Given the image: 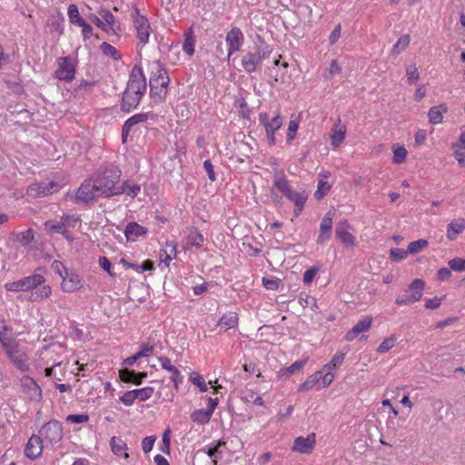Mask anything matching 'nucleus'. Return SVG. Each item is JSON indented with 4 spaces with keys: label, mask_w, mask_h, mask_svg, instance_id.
<instances>
[{
    "label": "nucleus",
    "mask_w": 465,
    "mask_h": 465,
    "mask_svg": "<svg viewBox=\"0 0 465 465\" xmlns=\"http://www.w3.org/2000/svg\"><path fill=\"white\" fill-rule=\"evenodd\" d=\"M5 288L8 292H25L23 278L5 284Z\"/></svg>",
    "instance_id": "nucleus-60"
},
{
    "label": "nucleus",
    "mask_w": 465,
    "mask_h": 465,
    "mask_svg": "<svg viewBox=\"0 0 465 465\" xmlns=\"http://www.w3.org/2000/svg\"><path fill=\"white\" fill-rule=\"evenodd\" d=\"M134 395L135 399L140 401H144L150 399L153 394V388L152 387H144L142 389L133 390Z\"/></svg>",
    "instance_id": "nucleus-47"
},
{
    "label": "nucleus",
    "mask_w": 465,
    "mask_h": 465,
    "mask_svg": "<svg viewBox=\"0 0 465 465\" xmlns=\"http://www.w3.org/2000/svg\"><path fill=\"white\" fill-rule=\"evenodd\" d=\"M306 362H307L306 359L298 360V361H294L290 367H288L287 369L284 370V374H287L288 376H290V375L293 374L294 372L299 371L300 370H302L304 367Z\"/></svg>",
    "instance_id": "nucleus-59"
},
{
    "label": "nucleus",
    "mask_w": 465,
    "mask_h": 465,
    "mask_svg": "<svg viewBox=\"0 0 465 465\" xmlns=\"http://www.w3.org/2000/svg\"><path fill=\"white\" fill-rule=\"evenodd\" d=\"M51 268L54 273L58 274L61 278H63L68 272L66 267L60 261H54Z\"/></svg>",
    "instance_id": "nucleus-64"
},
{
    "label": "nucleus",
    "mask_w": 465,
    "mask_h": 465,
    "mask_svg": "<svg viewBox=\"0 0 465 465\" xmlns=\"http://www.w3.org/2000/svg\"><path fill=\"white\" fill-rule=\"evenodd\" d=\"M282 125V118L280 112L270 120L265 126L266 135L270 145H274L276 143L274 133L279 130Z\"/></svg>",
    "instance_id": "nucleus-26"
},
{
    "label": "nucleus",
    "mask_w": 465,
    "mask_h": 465,
    "mask_svg": "<svg viewBox=\"0 0 465 465\" xmlns=\"http://www.w3.org/2000/svg\"><path fill=\"white\" fill-rule=\"evenodd\" d=\"M194 43L195 39L193 36V31L192 28L185 34V39L183 41V51L189 55H193L194 54Z\"/></svg>",
    "instance_id": "nucleus-39"
},
{
    "label": "nucleus",
    "mask_w": 465,
    "mask_h": 465,
    "mask_svg": "<svg viewBox=\"0 0 465 465\" xmlns=\"http://www.w3.org/2000/svg\"><path fill=\"white\" fill-rule=\"evenodd\" d=\"M244 35L239 27L233 26L227 33L225 41L228 45V58L238 52L243 44Z\"/></svg>",
    "instance_id": "nucleus-11"
},
{
    "label": "nucleus",
    "mask_w": 465,
    "mask_h": 465,
    "mask_svg": "<svg viewBox=\"0 0 465 465\" xmlns=\"http://www.w3.org/2000/svg\"><path fill=\"white\" fill-rule=\"evenodd\" d=\"M271 54L270 47L262 44L257 45L254 51H248L242 57V66L246 73H254L261 69L262 62Z\"/></svg>",
    "instance_id": "nucleus-4"
},
{
    "label": "nucleus",
    "mask_w": 465,
    "mask_h": 465,
    "mask_svg": "<svg viewBox=\"0 0 465 465\" xmlns=\"http://www.w3.org/2000/svg\"><path fill=\"white\" fill-rule=\"evenodd\" d=\"M298 128H299L298 121H296V120L290 121L288 130H287V138H286L287 143H291L294 139Z\"/></svg>",
    "instance_id": "nucleus-62"
},
{
    "label": "nucleus",
    "mask_w": 465,
    "mask_h": 465,
    "mask_svg": "<svg viewBox=\"0 0 465 465\" xmlns=\"http://www.w3.org/2000/svg\"><path fill=\"white\" fill-rule=\"evenodd\" d=\"M225 442L223 441H218L214 446H209L208 450L206 451V454L213 458V465H217L218 459L222 457V452L219 450L221 446H224Z\"/></svg>",
    "instance_id": "nucleus-44"
},
{
    "label": "nucleus",
    "mask_w": 465,
    "mask_h": 465,
    "mask_svg": "<svg viewBox=\"0 0 465 465\" xmlns=\"http://www.w3.org/2000/svg\"><path fill=\"white\" fill-rule=\"evenodd\" d=\"M39 433L41 438L47 440L51 443L57 442L63 437V427L58 420H52L41 428Z\"/></svg>",
    "instance_id": "nucleus-9"
},
{
    "label": "nucleus",
    "mask_w": 465,
    "mask_h": 465,
    "mask_svg": "<svg viewBox=\"0 0 465 465\" xmlns=\"http://www.w3.org/2000/svg\"><path fill=\"white\" fill-rule=\"evenodd\" d=\"M8 331H11L10 327H8L7 325H5V324L0 326V342H1L4 350L5 348H7V346H9L12 343H14L15 341H16L15 339L7 335Z\"/></svg>",
    "instance_id": "nucleus-42"
},
{
    "label": "nucleus",
    "mask_w": 465,
    "mask_h": 465,
    "mask_svg": "<svg viewBox=\"0 0 465 465\" xmlns=\"http://www.w3.org/2000/svg\"><path fill=\"white\" fill-rule=\"evenodd\" d=\"M110 445L112 451L118 456L122 455V453L127 450L126 443L121 438L115 436L111 438Z\"/></svg>",
    "instance_id": "nucleus-40"
},
{
    "label": "nucleus",
    "mask_w": 465,
    "mask_h": 465,
    "mask_svg": "<svg viewBox=\"0 0 465 465\" xmlns=\"http://www.w3.org/2000/svg\"><path fill=\"white\" fill-rule=\"evenodd\" d=\"M119 376L124 382L140 385L143 380L147 377V372H135L125 368L119 371Z\"/></svg>",
    "instance_id": "nucleus-27"
},
{
    "label": "nucleus",
    "mask_w": 465,
    "mask_h": 465,
    "mask_svg": "<svg viewBox=\"0 0 465 465\" xmlns=\"http://www.w3.org/2000/svg\"><path fill=\"white\" fill-rule=\"evenodd\" d=\"M332 219L333 215L331 212H328L323 219L322 220L321 225H320V233L317 238L318 243H323L327 240L330 239L331 235V229H332Z\"/></svg>",
    "instance_id": "nucleus-23"
},
{
    "label": "nucleus",
    "mask_w": 465,
    "mask_h": 465,
    "mask_svg": "<svg viewBox=\"0 0 465 465\" xmlns=\"http://www.w3.org/2000/svg\"><path fill=\"white\" fill-rule=\"evenodd\" d=\"M336 236L342 243L346 245L353 246L355 244L354 236L346 229L342 228L341 225L337 226Z\"/></svg>",
    "instance_id": "nucleus-35"
},
{
    "label": "nucleus",
    "mask_w": 465,
    "mask_h": 465,
    "mask_svg": "<svg viewBox=\"0 0 465 465\" xmlns=\"http://www.w3.org/2000/svg\"><path fill=\"white\" fill-rule=\"evenodd\" d=\"M204 242L203 235L199 232L197 230H192L187 235L186 238V246H196L200 247L202 246L203 242Z\"/></svg>",
    "instance_id": "nucleus-38"
},
{
    "label": "nucleus",
    "mask_w": 465,
    "mask_h": 465,
    "mask_svg": "<svg viewBox=\"0 0 465 465\" xmlns=\"http://www.w3.org/2000/svg\"><path fill=\"white\" fill-rule=\"evenodd\" d=\"M68 17L70 19V22L72 24H74V25H80V21L81 20H84L80 15H79V11H78V7L76 5L74 4H71L69 6H68Z\"/></svg>",
    "instance_id": "nucleus-50"
},
{
    "label": "nucleus",
    "mask_w": 465,
    "mask_h": 465,
    "mask_svg": "<svg viewBox=\"0 0 465 465\" xmlns=\"http://www.w3.org/2000/svg\"><path fill=\"white\" fill-rule=\"evenodd\" d=\"M52 293L50 285H44L41 289L33 292L30 295L32 302H38L40 300L49 297Z\"/></svg>",
    "instance_id": "nucleus-41"
},
{
    "label": "nucleus",
    "mask_w": 465,
    "mask_h": 465,
    "mask_svg": "<svg viewBox=\"0 0 465 465\" xmlns=\"http://www.w3.org/2000/svg\"><path fill=\"white\" fill-rule=\"evenodd\" d=\"M465 229V220L459 219L455 222H451L447 226V238L453 241L457 236L463 232Z\"/></svg>",
    "instance_id": "nucleus-30"
},
{
    "label": "nucleus",
    "mask_w": 465,
    "mask_h": 465,
    "mask_svg": "<svg viewBox=\"0 0 465 465\" xmlns=\"http://www.w3.org/2000/svg\"><path fill=\"white\" fill-rule=\"evenodd\" d=\"M5 351L13 364L20 371H26L29 369L27 353L19 346L17 341L5 349Z\"/></svg>",
    "instance_id": "nucleus-6"
},
{
    "label": "nucleus",
    "mask_w": 465,
    "mask_h": 465,
    "mask_svg": "<svg viewBox=\"0 0 465 465\" xmlns=\"http://www.w3.org/2000/svg\"><path fill=\"white\" fill-rule=\"evenodd\" d=\"M428 245L429 242L426 239H420L418 241L410 242L407 250L409 254H415L426 249Z\"/></svg>",
    "instance_id": "nucleus-43"
},
{
    "label": "nucleus",
    "mask_w": 465,
    "mask_h": 465,
    "mask_svg": "<svg viewBox=\"0 0 465 465\" xmlns=\"http://www.w3.org/2000/svg\"><path fill=\"white\" fill-rule=\"evenodd\" d=\"M273 186L278 189L283 195L292 189L290 181L286 178L282 171L277 173L273 176Z\"/></svg>",
    "instance_id": "nucleus-29"
},
{
    "label": "nucleus",
    "mask_w": 465,
    "mask_h": 465,
    "mask_svg": "<svg viewBox=\"0 0 465 465\" xmlns=\"http://www.w3.org/2000/svg\"><path fill=\"white\" fill-rule=\"evenodd\" d=\"M238 324V316L235 312H227L219 321V325L225 330L235 327Z\"/></svg>",
    "instance_id": "nucleus-34"
},
{
    "label": "nucleus",
    "mask_w": 465,
    "mask_h": 465,
    "mask_svg": "<svg viewBox=\"0 0 465 465\" xmlns=\"http://www.w3.org/2000/svg\"><path fill=\"white\" fill-rule=\"evenodd\" d=\"M43 271V268L38 267L34 274L23 278L25 292L33 291L45 282V278L42 274Z\"/></svg>",
    "instance_id": "nucleus-24"
},
{
    "label": "nucleus",
    "mask_w": 465,
    "mask_h": 465,
    "mask_svg": "<svg viewBox=\"0 0 465 465\" xmlns=\"http://www.w3.org/2000/svg\"><path fill=\"white\" fill-rule=\"evenodd\" d=\"M121 170L113 164L106 166L104 170L93 174V179L96 183V189L102 197H111L120 195L119 191Z\"/></svg>",
    "instance_id": "nucleus-2"
},
{
    "label": "nucleus",
    "mask_w": 465,
    "mask_h": 465,
    "mask_svg": "<svg viewBox=\"0 0 465 465\" xmlns=\"http://www.w3.org/2000/svg\"><path fill=\"white\" fill-rule=\"evenodd\" d=\"M159 361L163 369L172 373L171 380L173 382L174 388L178 390L179 384L183 382V379L181 371L172 364L171 360L168 357L161 356L159 357Z\"/></svg>",
    "instance_id": "nucleus-22"
},
{
    "label": "nucleus",
    "mask_w": 465,
    "mask_h": 465,
    "mask_svg": "<svg viewBox=\"0 0 465 465\" xmlns=\"http://www.w3.org/2000/svg\"><path fill=\"white\" fill-rule=\"evenodd\" d=\"M45 228L49 233H64L62 230L64 228V223L61 221H47L45 223Z\"/></svg>",
    "instance_id": "nucleus-45"
},
{
    "label": "nucleus",
    "mask_w": 465,
    "mask_h": 465,
    "mask_svg": "<svg viewBox=\"0 0 465 465\" xmlns=\"http://www.w3.org/2000/svg\"><path fill=\"white\" fill-rule=\"evenodd\" d=\"M409 254L408 250L400 249V248H391L390 251L391 260L393 262H400L404 260Z\"/></svg>",
    "instance_id": "nucleus-53"
},
{
    "label": "nucleus",
    "mask_w": 465,
    "mask_h": 465,
    "mask_svg": "<svg viewBox=\"0 0 465 465\" xmlns=\"http://www.w3.org/2000/svg\"><path fill=\"white\" fill-rule=\"evenodd\" d=\"M100 48L105 55L111 56L114 60H118L120 58L116 48L107 42L102 43Z\"/></svg>",
    "instance_id": "nucleus-52"
},
{
    "label": "nucleus",
    "mask_w": 465,
    "mask_h": 465,
    "mask_svg": "<svg viewBox=\"0 0 465 465\" xmlns=\"http://www.w3.org/2000/svg\"><path fill=\"white\" fill-rule=\"evenodd\" d=\"M425 282L421 279H415L406 290L410 294L399 296L395 300V303L399 306L408 305L419 302L422 297V292Z\"/></svg>",
    "instance_id": "nucleus-5"
},
{
    "label": "nucleus",
    "mask_w": 465,
    "mask_h": 465,
    "mask_svg": "<svg viewBox=\"0 0 465 465\" xmlns=\"http://www.w3.org/2000/svg\"><path fill=\"white\" fill-rule=\"evenodd\" d=\"M344 356H345V354L343 352L335 353L333 355L331 361L329 363H327L326 365H324V369L333 370L336 367L340 366L343 362Z\"/></svg>",
    "instance_id": "nucleus-54"
},
{
    "label": "nucleus",
    "mask_w": 465,
    "mask_h": 465,
    "mask_svg": "<svg viewBox=\"0 0 465 465\" xmlns=\"http://www.w3.org/2000/svg\"><path fill=\"white\" fill-rule=\"evenodd\" d=\"M315 434L307 437H298L294 440L292 450L300 453H311L315 446Z\"/></svg>",
    "instance_id": "nucleus-14"
},
{
    "label": "nucleus",
    "mask_w": 465,
    "mask_h": 465,
    "mask_svg": "<svg viewBox=\"0 0 465 465\" xmlns=\"http://www.w3.org/2000/svg\"><path fill=\"white\" fill-rule=\"evenodd\" d=\"M341 67L338 64L336 60H332L327 72L324 74V78L329 80L331 79L335 74H340Z\"/></svg>",
    "instance_id": "nucleus-58"
},
{
    "label": "nucleus",
    "mask_w": 465,
    "mask_h": 465,
    "mask_svg": "<svg viewBox=\"0 0 465 465\" xmlns=\"http://www.w3.org/2000/svg\"><path fill=\"white\" fill-rule=\"evenodd\" d=\"M212 414L207 410L200 409L194 411L191 414V419L193 422L198 424H205L208 423L212 418Z\"/></svg>",
    "instance_id": "nucleus-37"
},
{
    "label": "nucleus",
    "mask_w": 465,
    "mask_h": 465,
    "mask_svg": "<svg viewBox=\"0 0 465 465\" xmlns=\"http://www.w3.org/2000/svg\"><path fill=\"white\" fill-rule=\"evenodd\" d=\"M146 90V78L141 66L135 64L131 71L127 86L123 94L121 109L130 112L137 107Z\"/></svg>",
    "instance_id": "nucleus-1"
},
{
    "label": "nucleus",
    "mask_w": 465,
    "mask_h": 465,
    "mask_svg": "<svg viewBox=\"0 0 465 465\" xmlns=\"http://www.w3.org/2000/svg\"><path fill=\"white\" fill-rule=\"evenodd\" d=\"M62 280L61 287L64 292H74L82 287L81 278L75 272H68Z\"/></svg>",
    "instance_id": "nucleus-16"
},
{
    "label": "nucleus",
    "mask_w": 465,
    "mask_h": 465,
    "mask_svg": "<svg viewBox=\"0 0 465 465\" xmlns=\"http://www.w3.org/2000/svg\"><path fill=\"white\" fill-rule=\"evenodd\" d=\"M406 76L410 84H415L420 79V73L415 64H410L406 67Z\"/></svg>",
    "instance_id": "nucleus-49"
},
{
    "label": "nucleus",
    "mask_w": 465,
    "mask_h": 465,
    "mask_svg": "<svg viewBox=\"0 0 465 465\" xmlns=\"http://www.w3.org/2000/svg\"><path fill=\"white\" fill-rule=\"evenodd\" d=\"M96 183L93 177L86 179L78 188L75 193V200L77 203H88L94 201L96 197H100V193L96 189Z\"/></svg>",
    "instance_id": "nucleus-8"
},
{
    "label": "nucleus",
    "mask_w": 465,
    "mask_h": 465,
    "mask_svg": "<svg viewBox=\"0 0 465 465\" xmlns=\"http://www.w3.org/2000/svg\"><path fill=\"white\" fill-rule=\"evenodd\" d=\"M97 13L104 19L105 25H108V33L112 32L113 35H118L121 32V26L112 12L107 9L101 8Z\"/></svg>",
    "instance_id": "nucleus-25"
},
{
    "label": "nucleus",
    "mask_w": 465,
    "mask_h": 465,
    "mask_svg": "<svg viewBox=\"0 0 465 465\" xmlns=\"http://www.w3.org/2000/svg\"><path fill=\"white\" fill-rule=\"evenodd\" d=\"M321 378H322V371H321L314 372L313 374L309 376L304 382H302L300 385L299 391H307L312 390L315 386L317 388L318 385L321 384L320 383Z\"/></svg>",
    "instance_id": "nucleus-32"
},
{
    "label": "nucleus",
    "mask_w": 465,
    "mask_h": 465,
    "mask_svg": "<svg viewBox=\"0 0 465 465\" xmlns=\"http://www.w3.org/2000/svg\"><path fill=\"white\" fill-rule=\"evenodd\" d=\"M331 185L328 182L321 180L318 183L317 190L315 192V198L317 200H321L330 191Z\"/></svg>",
    "instance_id": "nucleus-51"
},
{
    "label": "nucleus",
    "mask_w": 465,
    "mask_h": 465,
    "mask_svg": "<svg viewBox=\"0 0 465 465\" xmlns=\"http://www.w3.org/2000/svg\"><path fill=\"white\" fill-rule=\"evenodd\" d=\"M284 196L289 201L293 203V204H294L293 213H294V216L298 217L301 214V213L305 205V203L307 201V198H308L307 193L305 192H300V193L295 192L293 189H292Z\"/></svg>",
    "instance_id": "nucleus-20"
},
{
    "label": "nucleus",
    "mask_w": 465,
    "mask_h": 465,
    "mask_svg": "<svg viewBox=\"0 0 465 465\" xmlns=\"http://www.w3.org/2000/svg\"><path fill=\"white\" fill-rule=\"evenodd\" d=\"M284 196L289 201L293 203V204H294L293 213H294V216L298 217L301 214V213L305 205V203L307 201V198H308L307 193L305 192H300V193L295 192L293 189H292Z\"/></svg>",
    "instance_id": "nucleus-18"
},
{
    "label": "nucleus",
    "mask_w": 465,
    "mask_h": 465,
    "mask_svg": "<svg viewBox=\"0 0 465 465\" xmlns=\"http://www.w3.org/2000/svg\"><path fill=\"white\" fill-rule=\"evenodd\" d=\"M55 187L56 185L54 183H35L28 186L26 194L32 198L44 197L47 194L53 193Z\"/></svg>",
    "instance_id": "nucleus-13"
},
{
    "label": "nucleus",
    "mask_w": 465,
    "mask_h": 465,
    "mask_svg": "<svg viewBox=\"0 0 465 465\" xmlns=\"http://www.w3.org/2000/svg\"><path fill=\"white\" fill-rule=\"evenodd\" d=\"M24 393L30 401H40L42 398V390L36 381L29 377L24 376L20 380Z\"/></svg>",
    "instance_id": "nucleus-12"
},
{
    "label": "nucleus",
    "mask_w": 465,
    "mask_h": 465,
    "mask_svg": "<svg viewBox=\"0 0 465 465\" xmlns=\"http://www.w3.org/2000/svg\"><path fill=\"white\" fill-rule=\"evenodd\" d=\"M446 112L447 107L443 104L432 106L428 113L429 122L432 124H440L443 120L442 114Z\"/></svg>",
    "instance_id": "nucleus-31"
},
{
    "label": "nucleus",
    "mask_w": 465,
    "mask_h": 465,
    "mask_svg": "<svg viewBox=\"0 0 465 465\" xmlns=\"http://www.w3.org/2000/svg\"><path fill=\"white\" fill-rule=\"evenodd\" d=\"M88 19L94 23L98 28L103 30L105 33H108V25H105L104 19L98 15L91 14L88 16Z\"/></svg>",
    "instance_id": "nucleus-63"
},
{
    "label": "nucleus",
    "mask_w": 465,
    "mask_h": 465,
    "mask_svg": "<svg viewBox=\"0 0 465 465\" xmlns=\"http://www.w3.org/2000/svg\"><path fill=\"white\" fill-rule=\"evenodd\" d=\"M396 343V339L393 336L388 337L384 339V341L380 344L377 349L379 353H384L393 348Z\"/></svg>",
    "instance_id": "nucleus-55"
},
{
    "label": "nucleus",
    "mask_w": 465,
    "mask_h": 465,
    "mask_svg": "<svg viewBox=\"0 0 465 465\" xmlns=\"http://www.w3.org/2000/svg\"><path fill=\"white\" fill-rule=\"evenodd\" d=\"M407 157V150L404 147H398L393 151V163L400 164L405 162Z\"/></svg>",
    "instance_id": "nucleus-56"
},
{
    "label": "nucleus",
    "mask_w": 465,
    "mask_h": 465,
    "mask_svg": "<svg viewBox=\"0 0 465 465\" xmlns=\"http://www.w3.org/2000/svg\"><path fill=\"white\" fill-rule=\"evenodd\" d=\"M43 450L42 438L37 435H33L25 445V453L27 458L35 460L38 458Z\"/></svg>",
    "instance_id": "nucleus-21"
},
{
    "label": "nucleus",
    "mask_w": 465,
    "mask_h": 465,
    "mask_svg": "<svg viewBox=\"0 0 465 465\" xmlns=\"http://www.w3.org/2000/svg\"><path fill=\"white\" fill-rule=\"evenodd\" d=\"M150 117H153V114L150 113H142V114H136L133 115L132 117L128 118L122 128V140L123 143H126L127 136L129 134V132L133 126L139 123L146 122Z\"/></svg>",
    "instance_id": "nucleus-15"
},
{
    "label": "nucleus",
    "mask_w": 465,
    "mask_h": 465,
    "mask_svg": "<svg viewBox=\"0 0 465 465\" xmlns=\"http://www.w3.org/2000/svg\"><path fill=\"white\" fill-rule=\"evenodd\" d=\"M132 17L139 42L142 45L147 44L151 34V26L148 19L146 16L141 15L137 8L132 13Z\"/></svg>",
    "instance_id": "nucleus-7"
},
{
    "label": "nucleus",
    "mask_w": 465,
    "mask_h": 465,
    "mask_svg": "<svg viewBox=\"0 0 465 465\" xmlns=\"http://www.w3.org/2000/svg\"><path fill=\"white\" fill-rule=\"evenodd\" d=\"M372 318L370 316H365L361 319L351 330L347 331L345 334V340L348 341H353L357 336L361 333L369 331L371 327Z\"/></svg>",
    "instance_id": "nucleus-17"
},
{
    "label": "nucleus",
    "mask_w": 465,
    "mask_h": 465,
    "mask_svg": "<svg viewBox=\"0 0 465 465\" xmlns=\"http://www.w3.org/2000/svg\"><path fill=\"white\" fill-rule=\"evenodd\" d=\"M147 233V229L141 226L137 223H129L124 230V234L127 241L134 242L138 237L143 236Z\"/></svg>",
    "instance_id": "nucleus-28"
},
{
    "label": "nucleus",
    "mask_w": 465,
    "mask_h": 465,
    "mask_svg": "<svg viewBox=\"0 0 465 465\" xmlns=\"http://www.w3.org/2000/svg\"><path fill=\"white\" fill-rule=\"evenodd\" d=\"M177 251L176 245L173 242H167L164 249L160 252V260L168 264L173 258L176 257Z\"/></svg>",
    "instance_id": "nucleus-33"
},
{
    "label": "nucleus",
    "mask_w": 465,
    "mask_h": 465,
    "mask_svg": "<svg viewBox=\"0 0 465 465\" xmlns=\"http://www.w3.org/2000/svg\"><path fill=\"white\" fill-rule=\"evenodd\" d=\"M449 266L455 272H465V259L454 258L449 261Z\"/></svg>",
    "instance_id": "nucleus-57"
},
{
    "label": "nucleus",
    "mask_w": 465,
    "mask_h": 465,
    "mask_svg": "<svg viewBox=\"0 0 465 465\" xmlns=\"http://www.w3.org/2000/svg\"><path fill=\"white\" fill-rule=\"evenodd\" d=\"M58 68L55 75L59 80L72 81L75 74V66L73 60L69 56L60 57L57 60Z\"/></svg>",
    "instance_id": "nucleus-10"
},
{
    "label": "nucleus",
    "mask_w": 465,
    "mask_h": 465,
    "mask_svg": "<svg viewBox=\"0 0 465 465\" xmlns=\"http://www.w3.org/2000/svg\"><path fill=\"white\" fill-rule=\"evenodd\" d=\"M410 41H411V38H410V35H401L398 41L396 42V44L393 45V48H392V54H400L401 51H403L410 44Z\"/></svg>",
    "instance_id": "nucleus-48"
},
{
    "label": "nucleus",
    "mask_w": 465,
    "mask_h": 465,
    "mask_svg": "<svg viewBox=\"0 0 465 465\" xmlns=\"http://www.w3.org/2000/svg\"><path fill=\"white\" fill-rule=\"evenodd\" d=\"M345 138V129L341 128L340 130H336L331 134V144L335 147L339 146Z\"/></svg>",
    "instance_id": "nucleus-61"
},
{
    "label": "nucleus",
    "mask_w": 465,
    "mask_h": 465,
    "mask_svg": "<svg viewBox=\"0 0 465 465\" xmlns=\"http://www.w3.org/2000/svg\"><path fill=\"white\" fill-rule=\"evenodd\" d=\"M284 196L289 201L293 203V204H294L293 213H294V216L298 217L301 214V213L305 205V203L307 201V198H308L307 193L305 192H300V193L295 192L293 189H292Z\"/></svg>",
    "instance_id": "nucleus-19"
},
{
    "label": "nucleus",
    "mask_w": 465,
    "mask_h": 465,
    "mask_svg": "<svg viewBox=\"0 0 465 465\" xmlns=\"http://www.w3.org/2000/svg\"><path fill=\"white\" fill-rule=\"evenodd\" d=\"M152 69L153 74L149 80L150 94L156 102H162L167 94L170 79L166 70L159 61L152 63Z\"/></svg>",
    "instance_id": "nucleus-3"
},
{
    "label": "nucleus",
    "mask_w": 465,
    "mask_h": 465,
    "mask_svg": "<svg viewBox=\"0 0 465 465\" xmlns=\"http://www.w3.org/2000/svg\"><path fill=\"white\" fill-rule=\"evenodd\" d=\"M190 381L197 386L201 391L205 392L208 391L206 382L202 375L198 372H192L189 377Z\"/></svg>",
    "instance_id": "nucleus-46"
},
{
    "label": "nucleus",
    "mask_w": 465,
    "mask_h": 465,
    "mask_svg": "<svg viewBox=\"0 0 465 465\" xmlns=\"http://www.w3.org/2000/svg\"><path fill=\"white\" fill-rule=\"evenodd\" d=\"M140 190L141 188L137 183H131L129 181L124 182L119 186V191H122L121 194L125 193L131 196L132 198L137 196V194L140 193Z\"/></svg>",
    "instance_id": "nucleus-36"
}]
</instances>
